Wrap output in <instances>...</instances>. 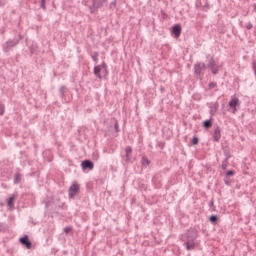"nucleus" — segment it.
<instances>
[{
  "instance_id": "obj_27",
  "label": "nucleus",
  "mask_w": 256,
  "mask_h": 256,
  "mask_svg": "<svg viewBox=\"0 0 256 256\" xmlns=\"http://www.w3.org/2000/svg\"><path fill=\"white\" fill-rule=\"evenodd\" d=\"M222 169H227V159L222 162Z\"/></svg>"
},
{
  "instance_id": "obj_18",
  "label": "nucleus",
  "mask_w": 256,
  "mask_h": 256,
  "mask_svg": "<svg viewBox=\"0 0 256 256\" xmlns=\"http://www.w3.org/2000/svg\"><path fill=\"white\" fill-rule=\"evenodd\" d=\"M142 164L143 165H149V159H147V157H143L142 158Z\"/></svg>"
},
{
  "instance_id": "obj_34",
  "label": "nucleus",
  "mask_w": 256,
  "mask_h": 256,
  "mask_svg": "<svg viewBox=\"0 0 256 256\" xmlns=\"http://www.w3.org/2000/svg\"><path fill=\"white\" fill-rule=\"evenodd\" d=\"M106 0H103V2H105Z\"/></svg>"
},
{
  "instance_id": "obj_17",
  "label": "nucleus",
  "mask_w": 256,
  "mask_h": 256,
  "mask_svg": "<svg viewBox=\"0 0 256 256\" xmlns=\"http://www.w3.org/2000/svg\"><path fill=\"white\" fill-rule=\"evenodd\" d=\"M21 181V174H16L14 178V183H19Z\"/></svg>"
},
{
  "instance_id": "obj_23",
  "label": "nucleus",
  "mask_w": 256,
  "mask_h": 256,
  "mask_svg": "<svg viewBox=\"0 0 256 256\" xmlns=\"http://www.w3.org/2000/svg\"><path fill=\"white\" fill-rule=\"evenodd\" d=\"M215 87H217V83L211 82V83L209 84V88H210V89H215Z\"/></svg>"
},
{
  "instance_id": "obj_7",
  "label": "nucleus",
  "mask_w": 256,
  "mask_h": 256,
  "mask_svg": "<svg viewBox=\"0 0 256 256\" xmlns=\"http://www.w3.org/2000/svg\"><path fill=\"white\" fill-rule=\"evenodd\" d=\"M207 65H205V63L203 62H198L197 64H195L194 66V71L197 75H201L202 71H205Z\"/></svg>"
},
{
  "instance_id": "obj_20",
  "label": "nucleus",
  "mask_w": 256,
  "mask_h": 256,
  "mask_svg": "<svg viewBox=\"0 0 256 256\" xmlns=\"http://www.w3.org/2000/svg\"><path fill=\"white\" fill-rule=\"evenodd\" d=\"M5 113V106L0 103V115H3Z\"/></svg>"
},
{
  "instance_id": "obj_3",
  "label": "nucleus",
  "mask_w": 256,
  "mask_h": 256,
  "mask_svg": "<svg viewBox=\"0 0 256 256\" xmlns=\"http://www.w3.org/2000/svg\"><path fill=\"white\" fill-rule=\"evenodd\" d=\"M230 109H232V113H237V107H239L240 102H239V98L232 96L229 103H228Z\"/></svg>"
},
{
  "instance_id": "obj_21",
  "label": "nucleus",
  "mask_w": 256,
  "mask_h": 256,
  "mask_svg": "<svg viewBox=\"0 0 256 256\" xmlns=\"http://www.w3.org/2000/svg\"><path fill=\"white\" fill-rule=\"evenodd\" d=\"M217 215H212L211 217H210V221L212 222V223H216V221H217Z\"/></svg>"
},
{
  "instance_id": "obj_28",
  "label": "nucleus",
  "mask_w": 256,
  "mask_h": 256,
  "mask_svg": "<svg viewBox=\"0 0 256 256\" xmlns=\"http://www.w3.org/2000/svg\"><path fill=\"white\" fill-rule=\"evenodd\" d=\"M92 59H93V61H95V63H97V61L99 60V59L97 58V54H96V55H93V56H92Z\"/></svg>"
},
{
  "instance_id": "obj_11",
  "label": "nucleus",
  "mask_w": 256,
  "mask_h": 256,
  "mask_svg": "<svg viewBox=\"0 0 256 256\" xmlns=\"http://www.w3.org/2000/svg\"><path fill=\"white\" fill-rule=\"evenodd\" d=\"M172 33L175 35V37L181 36V25L177 24L173 27Z\"/></svg>"
},
{
  "instance_id": "obj_31",
  "label": "nucleus",
  "mask_w": 256,
  "mask_h": 256,
  "mask_svg": "<svg viewBox=\"0 0 256 256\" xmlns=\"http://www.w3.org/2000/svg\"><path fill=\"white\" fill-rule=\"evenodd\" d=\"M248 29H253V24H249Z\"/></svg>"
},
{
  "instance_id": "obj_14",
  "label": "nucleus",
  "mask_w": 256,
  "mask_h": 256,
  "mask_svg": "<svg viewBox=\"0 0 256 256\" xmlns=\"http://www.w3.org/2000/svg\"><path fill=\"white\" fill-rule=\"evenodd\" d=\"M219 109V103H214L210 106V114L215 115L217 113V110Z\"/></svg>"
},
{
  "instance_id": "obj_24",
  "label": "nucleus",
  "mask_w": 256,
  "mask_h": 256,
  "mask_svg": "<svg viewBox=\"0 0 256 256\" xmlns=\"http://www.w3.org/2000/svg\"><path fill=\"white\" fill-rule=\"evenodd\" d=\"M197 143H199V138L194 137V138L192 139V144H193V145H197Z\"/></svg>"
},
{
  "instance_id": "obj_33",
  "label": "nucleus",
  "mask_w": 256,
  "mask_h": 256,
  "mask_svg": "<svg viewBox=\"0 0 256 256\" xmlns=\"http://www.w3.org/2000/svg\"><path fill=\"white\" fill-rule=\"evenodd\" d=\"M2 5H3V2L0 1V6H2Z\"/></svg>"
},
{
  "instance_id": "obj_6",
  "label": "nucleus",
  "mask_w": 256,
  "mask_h": 256,
  "mask_svg": "<svg viewBox=\"0 0 256 256\" xmlns=\"http://www.w3.org/2000/svg\"><path fill=\"white\" fill-rule=\"evenodd\" d=\"M77 193H79V184L74 182L69 188V199H74Z\"/></svg>"
},
{
  "instance_id": "obj_13",
  "label": "nucleus",
  "mask_w": 256,
  "mask_h": 256,
  "mask_svg": "<svg viewBox=\"0 0 256 256\" xmlns=\"http://www.w3.org/2000/svg\"><path fill=\"white\" fill-rule=\"evenodd\" d=\"M133 153V149H131L130 146H127L125 148V156H126V161H131V154Z\"/></svg>"
},
{
  "instance_id": "obj_19",
  "label": "nucleus",
  "mask_w": 256,
  "mask_h": 256,
  "mask_svg": "<svg viewBox=\"0 0 256 256\" xmlns=\"http://www.w3.org/2000/svg\"><path fill=\"white\" fill-rule=\"evenodd\" d=\"M117 7V1H113L110 3V9H115Z\"/></svg>"
},
{
  "instance_id": "obj_1",
  "label": "nucleus",
  "mask_w": 256,
  "mask_h": 256,
  "mask_svg": "<svg viewBox=\"0 0 256 256\" xmlns=\"http://www.w3.org/2000/svg\"><path fill=\"white\" fill-rule=\"evenodd\" d=\"M182 241H184V245L187 251H193L195 247H197V230L190 229L182 235Z\"/></svg>"
},
{
  "instance_id": "obj_8",
  "label": "nucleus",
  "mask_w": 256,
  "mask_h": 256,
  "mask_svg": "<svg viewBox=\"0 0 256 256\" xmlns=\"http://www.w3.org/2000/svg\"><path fill=\"white\" fill-rule=\"evenodd\" d=\"M208 67L211 69L213 75H217V73H219V66L215 65V60H213V58L209 61Z\"/></svg>"
},
{
  "instance_id": "obj_25",
  "label": "nucleus",
  "mask_w": 256,
  "mask_h": 256,
  "mask_svg": "<svg viewBox=\"0 0 256 256\" xmlns=\"http://www.w3.org/2000/svg\"><path fill=\"white\" fill-rule=\"evenodd\" d=\"M71 227L70 226H67L64 228V233H71Z\"/></svg>"
},
{
  "instance_id": "obj_4",
  "label": "nucleus",
  "mask_w": 256,
  "mask_h": 256,
  "mask_svg": "<svg viewBox=\"0 0 256 256\" xmlns=\"http://www.w3.org/2000/svg\"><path fill=\"white\" fill-rule=\"evenodd\" d=\"M19 39H21V37H19L18 39L8 40L3 45V49H4L5 53H7V51H9L12 47H15V45H17L19 43Z\"/></svg>"
},
{
  "instance_id": "obj_9",
  "label": "nucleus",
  "mask_w": 256,
  "mask_h": 256,
  "mask_svg": "<svg viewBox=\"0 0 256 256\" xmlns=\"http://www.w3.org/2000/svg\"><path fill=\"white\" fill-rule=\"evenodd\" d=\"M81 166H82V169L84 171L86 169H90V171H91L94 168V164H93V162L91 160H84V161H82Z\"/></svg>"
},
{
  "instance_id": "obj_22",
  "label": "nucleus",
  "mask_w": 256,
  "mask_h": 256,
  "mask_svg": "<svg viewBox=\"0 0 256 256\" xmlns=\"http://www.w3.org/2000/svg\"><path fill=\"white\" fill-rule=\"evenodd\" d=\"M226 175H227V177H231V176L235 175V172L233 170H229V171H227Z\"/></svg>"
},
{
  "instance_id": "obj_29",
  "label": "nucleus",
  "mask_w": 256,
  "mask_h": 256,
  "mask_svg": "<svg viewBox=\"0 0 256 256\" xmlns=\"http://www.w3.org/2000/svg\"><path fill=\"white\" fill-rule=\"evenodd\" d=\"M41 7H42V9H45V0H42Z\"/></svg>"
},
{
  "instance_id": "obj_26",
  "label": "nucleus",
  "mask_w": 256,
  "mask_h": 256,
  "mask_svg": "<svg viewBox=\"0 0 256 256\" xmlns=\"http://www.w3.org/2000/svg\"><path fill=\"white\" fill-rule=\"evenodd\" d=\"M114 128H115L116 133H119V123L115 122Z\"/></svg>"
},
{
  "instance_id": "obj_12",
  "label": "nucleus",
  "mask_w": 256,
  "mask_h": 256,
  "mask_svg": "<svg viewBox=\"0 0 256 256\" xmlns=\"http://www.w3.org/2000/svg\"><path fill=\"white\" fill-rule=\"evenodd\" d=\"M213 139H214V141H216L217 143H218V141H220V139H221V129H219V127H217V128L214 130Z\"/></svg>"
},
{
  "instance_id": "obj_30",
  "label": "nucleus",
  "mask_w": 256,
  "mask_h": 256,
  "mask_svg": "<svg viewBox=\"0 0 256 256\" xmlns=\"http://www.w3.org/2000/svg\"><path fill=\"white\" fill-rule=\"evenodd\" d=\"M63 91H65V86H62V87L60 88V93H63Z\"/></svg>"
},
{
  "instance_id": "obj_2",
  "label": "nucleus",
  "mask_w": 256,
  "mask_h": 256,
  "mask_svg": "<svg viewBox=\"0 0 256 256\" xmlns=\"http://www.w3.org/2000/svg\"><path fill=\"white\" fill-rule=\"evenodd\" d=\"M101 73H107V64L105 62L94 67V75L99 79H101Z\"/></svg>"
},
{
  "instance_id": "obj_32",
  "label": "nucleus",
  "mask_w": 256,
  "mask_h": 256,
  "mask_svg": "<svg viewBox=\"0 0 256 256\" xmlns=\"http://www.w3.org/2000/svg\"><path fill=\"white\" fill-rule=\"evenodd\" d=\"M253 7H254V10L256 11V4H254Z\"/></svg>"
},
{
  "instance_id": "obj_15",
  "label": "nucleus",
  "mask_w": 256,
  "mask_h": 256,
  "mask_svg": "<svg viewBox=\"0 0 256 256\" xmlns=\"http://www.w3.org/2000/svg\"><path fill=\"white\" fill-rule=\"evenodd\" d=\"M15 201V197L14 196H11L9 199H8V207L12 208L14 206L13 202Z\"/></svg>"
},
{
  "instance_id": "obj_16",
  "label": "nucleus",
  "mask_w": 256,
  "mask_h": 256,
  "mask_svg": "<svg viewBox=\"0 0 256 256\" xmlns=\"http://www.w3.org/2000/svg\"><path fill=\"white\" fill-rule=\"evenodd\" d=\"M204 127H205L206 129H209V127H211V120H206V121H204Z\"/></svg>"
},
{
  "instance_id": "obj_10",
  "label": "nucleus",
  "mask_w": 256,
  "mask_h": 256,
  "mask_svg": "<svg viewBox=\"0 0 256 256\" xmlns=\"http://www.w3.org/2000/svg\"><path fill=\"white\" fill-rule=\"evenodd\" d=\"M20 243H22V245H25L27 249H31V241H29L28 236H24L20 238Z\"/></svg>"
},
{
  "instance_id": "obj_5",
  "label": "nucleus",
  "mask_w": 256,
  "mask_h": 256,
  "mask_svg": "<svg viewBox=\"0 0 256 256\" xmlns=\"http://www.w3.org/2000/svg\"><path fill=\"white\" fill-rule=\"evenodd\" d=\"M84 5L89 7L90 9H97L103 5V2H96L95 0H83Z\"/></svg>"
}]
</instances>
